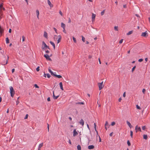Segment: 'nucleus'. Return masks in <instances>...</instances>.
<instances>
[{
	"label": "nucleus",
	"mask_w": 150,
	"mask_h": 150,
	"mask_svg": "<svg viewBox=\"0 0 150 150\" xmlns=\"http://www.w3.org/2000/svg\"><path fill=\"white\" fill-rule=\"evenodd\" d=\"M10 90L11 96L13 97L14 96V95L15 94V91L13 88L12 86H10Z\"/></svg>",
	"instance_id": "f257e3e1"
},
{
	"label": "nucleus",
	"mask_w": 150,
	"mask_h": 150,
	"mask_svg": "<svg viewBox=\"0 0 150 150\" xmlns=\"http://www.w3.org/2000/svg\"><path fill=\"white\" fill-rule=\"evenodd\" d=\"M47 45L44 41L42 42V48L43 50H45L46 48H45L47 46Z\"/></svg>",
	"instance_id": "f03ea898"
},
{
	"label": "nucleus",
	"mask_w": 150,
	"mask_h": 150,
	"mask_svg": "<svg viewBox=\"0 0 150 150\" xmlns=\"http://www.w3.org/2000/svg\"><path fill=\"white\" fill-rule=\"evenodd\" d=\"M44 57L46 58V59L47 60H49L50 61H52V60L50 58V56H49V55L47 54H44Z\"/></svg>",
	"instance_id": "7ed1b4c3"
},
{
	"label": "nucleus",
	"mask_w": 150,
	"mask_h": 150,
	"mask_svg": "<svg viewBox=\"0 0 150 150\" xmlns=\"http://www.w3.org/2000/svg\"><path fill=\"white\" fill-rule=\"evenodd\" d=\"M141 36L144 37H146L148 36V34L146 31L145 32L142 33V34Z\"/></svg>",
	"instance_id": "20e7f679"
},
{
	"label": "nucleus",
	"mask_w": 150,
	"mask_h": 150,
	"mask_svg": "<svg viewBox=\"0 0 150 150\" xmlns=\"http://www.w3.org/2000/svg\"><path fill=\"white\" fill-rule=\"evenodd\" d=\"M135 129L136 132H137L138 131H139L140 132L142 131L140 127H138V126L137 125L136 126Z\"/></svg>",
	"instance_id": "39448f33"
},
{
	"label": "nucleus",
	"mask_w": 150,
	"mask_h": 150,
	"mask_svg": "<svg viewBox=\"0 0 150 150\" xmlns=\"http://www.w3.org/2000/svg\"><path fill=\"white\" fill-rule=\"evenodd\" d=\"M78 134V133L76 131V129H75L73 131V136L74 137L76 135H77Z\"/></svg>",
	"instance_id": "423d86ee"
},
{
	"label": "nucleus",
	"mask_w": 150,
	"mask_h": 150,
	"mask_svg": "<svg viewBox=\"0 0 150 150\" xmlns=\"http://www.w3.org/2000/svg\"><path fill=\"white\" fill-rule=\"evenodd\" d=\"M53 98L54 99H56L59 97V96L57 95V96H56L54 95V92L53 91Z\"/></svg>",
	"instance_id": "0eeeda50"
},
{
	"label": "nucleus",
	"mask_w": 150,
	"mask_h": 150,
	"mask_svg": "<svg viewBox=\"0 0 150 150\" xmlns=\"http://www.w3.org/2000/svg\"><path fill=\"white\" fill-rule=\"evenodd\" d=\"M49 72L51 73V75L54 76V75L56 73L55 72L54 73L51 70V69H50L49 68L48 69Z\"/></svg>",
	"instance_id": "6e6552de"
},
{
	"label": "nucleus",
	"mask_w": 150,
	"mask_h": 150,
	"mask_svg": "<svg viewBox=\"0 0 150 150\" xmlns=\"http://www.w3.org/2000/svg\"><path fill=\"white\" fill-rule=\"evenodd\" d=\"M96 16V14H94L93 13H92V21H94Z\"/></svg>",
	"instance_id": "1a4fd4ad"
},
{
	"label": "nucleus",
	"mask_w": 150,
	"mask_h": 150,
	"mask_svg": "<svg viewBox=\"0 0 150 150\" xmlns=\"http://www.w3.org/2000/svg\"><path fill=\"white\" fill-rule=\"evenodd\" d=\"M50 42L51 44L52 45L54 48V50L55 48V46L54 43L52 41H50Z\"/></svg>",
	"instance_id": "9d476101"
},
{
	"label": "nucleus",
	"mask_w": 150,
	"mask_h": 150,
	"mask_svg": "<svg viewBox=\"0 0 150 150\" xmlns=\"http://www.w3.org/2000/svg\"><path fill=\"white\" fill-rule=\"evenodd\" d=\"M43 146V143H42L41 144H40L38 146V150H40V148L41 147H42Z\"/></svg>",
	"instance_id": "9b49d317"
},
{
	"label": "nucleus",
	"mask_w": 150,
	"mask_h": 150,
	"mask_svg": "<svg viewBox=\"0 0 150 150\" xmlns=\"http://www.w3.org/2000/svg\"><path fill=\"white\" fill-rule=\"evenodd\" d=\"M3 4H0V9L1 11L2 10L3 11H4L5 10V8L3 7Z\"/></svg>",
	"instance_id": "f8f14e48"
},
{
	"label": "nucleus",
	"mask_w": 150,
	"mask_h": 150,
	"mask_svg": "<svg viewBox=\"0 0 150 150\" xmlns=\"http://www.w3.org/2000/svg\"><path fill=\"white\" fill-rule=\"evenodd\" d=\"M54 76L57 77L59 79H60L62 78V76L60 75H57L55 74Z\"/></svg>",
	"instance_id": "ddd939ff"
},
{
	"label": "nucleus",
	"mask_w": 150,
	"mask_h": 150,
	"mask_svg": "<svg viewBox=\"0 0 150 150\" xmlns=\"http://www.w3.org/2000/svg\"><path fill=\"white\" fill-rule=\"evenodd\" d=\"M47 2L48 5L50 6L51 7H53V5L51 3L50 1L49 0H47Z\"/></svg>",
	"instance_id": "4468645a"
},
{
	"label": "nucleus",
	"mask_w": 150,
	"mask_h": 150,
	"mask_svg": "<svg viewBox=\"0 0 150 150\" xmlns=\"http://www.w3.org/2000/svg\"><path fill=\"white\" fill-rule=\"evenodd\" d=\"M94 148V146L93 145L89 146L88 147V149H93Z\"/></svg>",
	"instance_id": "2eb2a0df"
},
{
	"label": "nucleus",
	"mask_w": 150,
	"mask_h": 150,
	"mask_svg": "<svg viewBox=\"0 0 150 150\" xmlns=\"http://www.w3.org/2000/svg\"><path fill=\"white\" fill-rule=\"evenodd\" d=\"M79 123H80V124L82 125V126H83V125H84V122L83 120L82 119H81V120Z\"/></svg>",
	"instance_id": "dca6fc26"
},
{
	"label": "nucleus",
	"mask_w": 150,
	"mask_h": 150,
	"mask_svg": "<svg viewBox=\"0 0 150 150\" xmlns=\"http://www.w3.org/2000/svg\"><path fill=\"white\" fill-rule=\"evenodd\" d=\"M46 75L47 76V77L48 78H50L51 77V75L49 74H45V73L44 74V76L45 77H46Z\"/></svg>",
	"instance_id": "f3484780"
},
{
	"label": "nucleus",
	"mask_w": 150,
	"mask_h": 150,
	"mask_svg": "<svg viewBox=\"0 0 150 150\" xmlns=\"http://www.w3.org/2000/svg\"><path fill=\"white\" fill-rule=\"evenodd\" d=\"M127 123L130 128H131L132 127V126L129 122L128 121H127Z\"/></svg>",
	"instance_id": "a211bd4d"
},
{
	"label": "nucleus",
	"mask_w": 150,
	"mask_h": 150,
	"mask_svg": "<svg viewBox=\"0 0 150 150\" xmlns=\"http://www.w3.org/2000/svg\"><path fill=\"white\" fill-rule=\"evenodd\" d=\"M44 36L46 38H47V33L45 31L44 32Z\"/></svg>",
	"instance_id": "6ab92c4d"
},
{
	"label": "nucleus",
	"mask_w": 150,
	"mask_h": 150,
	"mask_svg": "<svg viewBox=\"0 0 150 150\" xmlns=\"http://www.w3.org/2000/svg\"><path fill=\"white\" fill-rule=\"evenodd\" d=\"M61 26L63 29H64L65 27V25L63 23H61Z\"/></svg>",
	"instance_id": "aec40b11"
},
{
	"label": "nucleus",
	"mask_w": 150,
	"mask_h": 150,
	"mask_svg": "<svg viewBox=\"0 0 150 150\" xmlns=\"http://www.w3.org/2000/svg\"><path fill=\"white\" fill-rule=\"evenodd\" d=\"M104 87V85H99V90H100L103 88Z\"/></svg>",
	"instance_id": "412c9836"
},
{
	"label": "nucleus",
	"mask_w": 150,
	"mask_h": 150,
	"mask_svg": "<svg viewBox=\"0 0 150 150\" xmlns=\"http://www.w3.org/2000/svg\"><path fill=\"white\" fill-rule=\"evenodd\" d=\"M4 30L1 28V25H0V33L1 35L2 33L4 32Z\"/></svg>",
	"instance_id": "4be33fe9"
},
{
	"label": "nucleus",
	"mask_w": 150,
	"mask_h": 150,
	"mask_svg": "<svg viewBox=\"0 0 150 150\" xmlns=\"http://www.w3.org/2000/svg\"><path fill=\"white\" fill-rule=\"evenodd\" d=\"M105 127L106 126L108 128L109 127L110 125H109L108 122L107 121L105 122Z\"/></svg>",
	"instance_id": "5701e85b"
},
{
	"label": "nucleus",
	"mask_w": 150,
	"mask_h": 150,
	"mask_svg": "<svg viewBox=\"0 0 150 150\" xmlns=\"http://www.w3.org/2000/svg\"><path fill=\"white\" fill-rule=\"evenodd\" d=\"M36 13L37 15V18L39 19V11L38 10H36Z\"/></svg>",
	"instance_id": "b1692460"
},
{
	"label": "nucleus",
	"mask_w": 150,
	"mask_h": 150,
	"mask_svg": "<svg viewBox=\"0 0 150 150\" xmlns=\"http://www.w3.org/2000/svg\"><path fill=\"white\" fill-rule=\"evenodd\" d=\"M94 127L95 131H96V132L97 134V135L98 134V131H97L96 129V124L95 123H94Z\"/></svg>",
	"instance_id": "393cba45"
},
{
	"label": "nucleus",
	"mask_w": 150,
	"mask_h": 150,
	"mask_svg": "<svg viewBox=\"0 0 150 150\" xmlns=\"http://www.w3.org/2000/svg\"><path fill=\"white\" fill-rule=\"evenodd\" d=\"M133 30H131V31H129V32H128L127 34V35H130V34H132L133 33Z\"/></svg>",
	"instance_id": "a878e982"
},
{
	"label": "nucleus",
	"mask_w": 150,
	"mask_h": 150,
	"mask_svg": "<svg viewBox=\"0 0 150 150\" xmlns=\"http://www.w3.org/2000/svg\"><path fill=\"white\" fill-rule=\"evenodd\" d=\"M6 43H9V40L8 38L7 37L6 38Z\"/></svg>",
	"instance_id": "bb28decb"
},
{
	"label": "nucleus",
	"mask_w": 150,
	"mask_h": 150,
	"mask_svg": "<svg viewBox=\"0 0 150 150\" xmlns=\"http://www.w3.org/2000/svg\"><path fill=\"white\" fill-rule=\"evenodd\" d=\"M148 138L147 135L144 134L143 135V138L145 139H147Z\"/></svg>",
	"instance_id": "cd10ccee"
},
{
	"label": "nucleus",
	"mask_w": 150,
	"mask_h": 150,
	"mask_svg": "<svg viewBox=\"0 0 150 150\" xmlns=\"http://www.w3.org/2000/svg\"><path fill=\"white\" fill-rule=\"evenodd\" d=\"M77 148L78 150H81V148L80 145H78L77 146Z\"/></svg>",
	"instance_id": "c85d7f7f"
},
{
	"label": "nucleus",
	"mask_w": 150,
	"mask_h": 150,
	"mask_svg": "<svg viewBox=\"0 0 150 150\" xmlns=\"http://www.w3.org/2000/svg\"><path fill=\"white\" fill-rule=\"evenodd\" d=\"M85 38L83 36H82V40L83 42H84L85 41Z\"/></svg>",
	"instance_id": "c756f323"
},
{
	"label": "nucleus",
	"mask_w": 150,
	"mask_h": 150,
	"mask_svg": "<svg viewBox=\"0 0 150 150\" xmlns=\"http://www.w3.org/2000/svg\"><path fill=\"white\" fill-rule=\"evenodd\" d=\"M115 124L116 123L115 122H111V125L112 126H113L115 125Z\"/></svg>",
	"instance_id": "7c9ffc66"
},
{
	"label": "nucleus",
	"mask_w": 150,
	"mask_h": 150,
	"mask_svg": "<svg viewBox=\"0 0 150 150\" xmlns=\"http://www.w3.org/2000/svg\"><path fill=\"white\" fill-rule=\"evenodd\" d=\"M8 58H9V57L8 56L7 59L6 60V64H3V65H5V64H7L8 62Z\"/></svg>",
	"instance_id": "2f4dec72"
},
{
	"label": "nucleus",
	"mask_w": 150,
	"mask_h": 150,
	"mask_svg": "<svg viewBox=\"0 0 150 150\" xmlns=\"http://www.w3.org/2000/svg\"><path fill=\"white\" fill-rule=\"evenodd\" d=\"M73 39L74 42L75 43H76V39L74 37H73Z\"/></svg>",
	"instance_id": "473e14b6"
},
{
	"label": "nucleus",
	"mask_w": 150,
	"mask_h": 150,
	"mask_svg": "<svg viewBox=\"0 0 150 150\" xmlns=\"http://www.w3.org/2000/svg\"><path fill=\"white\" fill-rule=\"evenodd\" d=\"M105 11V10H104L101 12V16H102L104 14Z\"/></svg>",
	"instance_id": "72a5a7b5"
},
{
	"label": "nucleus",
	"mask_w": 150,
	"mask_h": 150,
	"mask_svg": "<svg viewBox=\"0 0 150 150\" xmlns=\"http://www.w3.org/2000/svg\"><path fill=\"white\" fill-rule=\"evenodd\" d=\"M114 29L115 30H116V31H118V26H115V27H114Z\"/></svg>",
	"instance_id": "f704fd0d"
},
{
	"label": "nucleus",
	"mask_w": 150,
	"mask_h": 150,
	"mask_svg": "<svg viewBox=\"0 0 150 150\" xmlns=\"http://www.w3.org/2000/svg\"><path fill=\"white\" fill-rule=\"evenodd\" d=\"M130 136H131L132 138L133 137V132L132 131H130Z\"/></svg>",
	"instance_id": "c9c22d12"
},
{
	"label": "nucleus",
	"mask_w": 150,
	"mask_h": 150,
	"mask_svg": "<svg viewBox=\"0 0 150 150\" xmlns=\"http://www.w3.org/2000/svg\"><path fill=\"white\" fill-rule=\"evenodd\" d=\"M36 70L37 71H40V67H38L36 69Z\"/></svg>",
	"instance_id": "e433bc0d"
},
{
	"label": "nucleus",
	"mask_w": 150,
	"mask_h": 150,
	"mask_svg": "<svg viewBox=\"0 0 150 150\" xmlns=\"http://www.w3.org/2000/svg\"><path fill=\"white\" fill-rule=\"evenodd\" d=\"M127 144L128 146H130V143L129 141V140H128L127 141Z\"/></svg>",
	"instance_id": "4c0bfd02"
},
{
	"label": "nucleus",
	"mask_w": 150,
	"mask_h": 150,
	"mask_svg": "<svg viewBox=\"0 0 150 150\" xmlns=\"http://www.w3.org/2000/svg\"><path fill=\"white\" fill-rule=\"evenodd\" d=\"M136 66L134 67L132 69V72H133L136 68Z\"/></svg>",
	"instance_id": "58836bf2"
},
{
	"label": "nucleus",
	"mask_w": 150,
	"mask_h": 150,
	"mask_svg": "<svg viewBox=\"0 0 150 150\" xmlns=\"http://www.w3.org/2000/svg\"><path fill=\"white\" fill-rule=\"evenodd\" d=\"M76 103L77 104H81V105H82V104L83 105L84 104V103L83 102H79V103Z\"/></svg>",
	"instance_id": "ea45409f"
},
{
	"label": "nucleus",
	"mask_w": 150,
	"mask_h": 150,
	"mask_svg": "<svg viewBox=\"0 0 150 150\" xmlns=\"http://www.w3.org/2000/svg\"><path fill=\"white\" fill-rule=\"evenodd\" d=\"M136 108H137V109H141V108H140V107L138 105H136Z\"/></svg>",
	"instance_id": "a19ab883"
},
{
	"label": "nucleus",
	"mask_w": 150,
	"mask_h": 150,
	"mask_svg": "<svg viewBox=\"0 0 150 150\" xmlns=\"http://www.w3.org/2000/svg\"><path fill=\"white\" fill-rule=\"evenodd\" d=\"M123 39H121L119 41V43L120 44H121L122 43V42H123Z\"/></svg>",
	"instance_id": "79ce46f5"
},
{
	"label": "nucleus",
	"mask_w": 150,
	"mask_h": 150,
	"mask_svg": "<svg viewBox=\"0 0 150 150\" xmlns=\"http://www.w3.org/2000/svg\"><path fill=\"white\" fill-rule=\"evenodd\" d=\"M22 41L23 42L25 41V37L24 36H22Z\"/></svg>",
	"instance_id": "37998d69"
},
{
	"label": "nucleus",
	"mask_w": 150,
	"mask_h": 150,
	"mask_svg": "<svg viewBox=\"0 0 150 150\" xmlns=\"http://www.w3.org/2000/svg\"><path fill=\"white\" fill-rule=\"evenodd\" d=\"M142 128L143 130H145L146 128V127L145 126H143L142 127Z\"/></svg>",
	"instance_id": "c03bdc74"
},
{
	"label": "nucleus",
	"mask_w": 150,
	"mask_h": 150,
	"mask_svg": "<svg viewBox=\"0 0 150 150\" xmlns=\"http://www.w3.org/2000/svg\"><path fill=\"white\" fill-rule=\"evenodd\" d=\"M61 39L60 38H59V39L57 40V43H59L61 41Z\"/></svg>",
	"instance_id": "a18cd8bd"
},
{
	"label": "nucleus",
	"mask_w": 150,
	"mask_h": 150,
	"mask_svg": "<svg viewBox=\"0 0 150 150\" xmlns=\"http://www.w3.org/2000/svg\"><path fill=\"white\" fill-rule=\"evenodd\" d=\"M60 88L62 90H63V88L62 86V85H60Z\"/></svg>",
	"instance_id": "49530a36"
},
{
	"label": "nucleus",
	"mask_w": 150,
	"mask_h": 150,
	"mask_svg": "<svg viewBox=\"0 0 150 150\" xmlns=\"http://www.w3.org/2000/svg\"><path fill=\"white\" fill-rule=\"evenodd\" d=\"M143 60V59H139L138 61L139 62H142Z\"/></svg>",
	"instance_id": "de8ad7c7"
},
{
	"label": "nucleus",
	"mask_w": 150,
	"mask_h": 150,
	"mask_svg": "<svg viewBox=\"0 0 150 150\" xmlns=\"http://www.w3.org/2000/svg\"><path fill=\"white\" fill-rule=\"evenodd\" d=\"M146 91V90L145 89H143L142 90V92L144 94Z\"/></svg>",
	"instance_id": "09e8293b"
},
{
	"label": "nucleus",
	"mask_w": 150,
	"mask_h": 150,
	"mask_svg": "<svg viewBox=\"0 0 150 150\" xmlns=\"http://www.w3.org/2000/svg\"><path fill=\"white\" fill-rule=\"evenodd\" d=\"M103 81H102L100 83H98V84H103Z\"/></svg>",
	"instance_id": "8fccbe9b"
},
{
	"label": "nucleus",
	"mask_w": 150,
	"mask_h": 150,
	"mask_svg": "<svg viewBox=\"0 0 150 150\" xmlns=\"http://www.w3.org/2000/svg\"><path fill=\"white\" fill-rule=\"evenodd\" d=\"M125 96H126L125 92H124L123 94V97H125Z\"/></svg>",
	"instance_id": "3c124183"
},
{
	"label": "nucleus",
	"mask_w": 150,
	"mask_h": 150,
	"mask_svg": "<svg viewBox=\"0 0 150 150\" xmlns=\"http://www.w3.org/2000/svg\"><path fill=\"white\" fill-rule=\"evenodd\" d=\"M71 22V19L70 18H69V20H68V23H70Z\"/></svg>",
	"instance_id": "603ef678"
},
{
	"label": "nucleus",
	"mask_w": 150,
	"mask_h": 150,
	"mask_svg": "<svg viewBox=\"0 0 150 150\" xmlns=\"http://www.w3.org/2000/svg\"><path fill=\"white\" fill-rule=\"evenodd\" d=\"M28 114H27L26 115L24 119H27L28 118Z\"/></svg>",
	"instance_id": "864d4df0"
},
{
	"label": "nucleus",
	"mask_w": 150,
	"mask_h": 150,
	"mask_svg": "<svg viewBox=\"0 0 150 150\" xmlns=\"http://www.w3.org/2000/svg\"><path fill=\"white\" fill-rule=\"evenodd\" d=\"M53 29L54 30V31H55V32L56 33H57V29L55 28H53Z\"/></svg>",
	"instance_id": "5fc2aeb1"
},
{
	"label": "nucleus",
	"mask_w": 150,
	"mask_h": 150,
	"mask_svg": "<svg viewBox=\"0 0 150 150\" xmlns=\"http://www.w3.org/2000/svg\"><path fill=\"white\" fill-rule=\"evenodd\" d=\"M98 137H99V142H101V138L99 135H98Z\"/></svg>",
	"instance_id": "6e6d98bb"
},
{
	"label": "nucleus",
	"mask_w": 150,
	"mask_h": 150,
	"mask_svg": "<svg viewBox=\"0 0 150 150\" xmlns=\"http://www.w3.org/2000/svg\"><path fill=\"white\" fill-rule=\"evenodd\" d=\"M59 13L62 16V15H63V14L62 13V11H59Z\"/></svg>",
	"instance_id": "4d7b16f0"
},
{
	"label": "nucleus",
	"mask_w": 150,
	"mask_h": 150,
	"mask_svg": "<svg viewBox=\"0 0 150 150\" xmlns=\"http://www.w3.org/2000/svg\"><path fill=\"white\" fill-rule=\"evenodd\" d=\"M11 31H12L11 29H9V31H8L9 33H11Z\"/></svg>",
	"instance_id": "13d9d810"
},
{
	"label": "nucleus",
	"mask_w": 150,
	"mask_h": 150,
	"mask_svg": "<svg viewBox=\"0 0 150 150\" xmlns=\"http://www.w3.org/2000/svg\"><path fill=\"white\" fill-rule=\"evenodd\" d=\"M45 52L47 53H48L50 52L48 50H46V51L45 50Z\"/></svg>",
	"instance_id": "bf43d9fd"
},
{
	"label": "nucleus",
	"mask_w": 150,
	"mask_h": 150,
	"mask_svg": "<svg viewBox=\"0 0 150 150\" xmlns=\"http://www.w3.org/2000/svg\"><path fill=\"white\" fill-rule=\"evenodd\" d=\"M69 143L70 144H71V140L70 139H69Z\"/></svg>",
	"instance_id": "052dcab7"
},
{
	"label": "nucleus",
	"mask_w": 150,
	"mask_h": 150,
	"mask_svg": "<svg viewBox=\"0 0 150 150\" xmlns=\"http://www.w3.org/2000/svg\"><path fill=\"white\" fill-rule=\"evenodd\" d=\"M15 71V69H12V73H13Z\"/></svg>",
	"instance_id": "680f3d73"
},
{
	"label": "nucleus",
	"mask_w": 150,
	"mask_h": 150,
	"mask_svg": "<svg viewBox=\"0 0 150 150\" xmlns=\"http://www.w3.org/2000/svg\"><path fill=\"white\" fill-rule=\"evenodd\" d=\"M47 100L48 101H50V98L49 97L47 99Z\"/></svg>",
	"instance_id": "e2e57ef3"
},
{
	"label": "nucleus",
	"mask_w": 150,
	"mask_h": 150,
	"mask_svg": "<svg viewBox=\"0 0 150 150\" xmlns=\"http://www.w3.org/2000/svg\"><path fill=\"white\" fill-rule=\"evenodd\" d=\"M121 100H122V98H120L119 99V102H120L121 101Z\"/></svg>",
	"instance_id": "0e129e2a"
},
{
	"label": "nucleus",
	"mask_w": 150,
	"mask_h": 150,
	"mask_svg": "<svg viewBox=\"0 0 150 150\" xmlns=\"http://www.w3.org/2000/svg\"><path fill=\"white\" fill-rule=\"evenodd\" d=\"M35 87L36 88H39V86H38V85H35Z\"/></svg>",
	"instance_id": "69168bd1"
},
{
	"label": "nucleus",
	"mask_w": 150,
	"mask_h": 150,
	"mask_svg": "<svg viewBox=\"0 0 150 150\" xmlns=\"http://www.w3.org/2000/svg\"><path fill=\"white\" fill-rule=\"evenodd\" d=\"M123 7L124 8H126L127 7V6H126V4H125V5H123Z\"/></svg>",
	"instance_id": "338daca9"
},
{
	"label": "nucleus",
	"mask_w": 150,
	"mask_h": 150,
	"mask_svg": "<svg viewBox=\"0 0 150 150\" xmlns=\"http://www.w3.org/2000/svg\"><path fill=\"white\" fill-rule=\"evenodd\" d=\"M92 58V56L91 55H89L88 56V58L91 59Z\"/></svg>",
	"instance_id": "774afa93"
}]
</instances>
